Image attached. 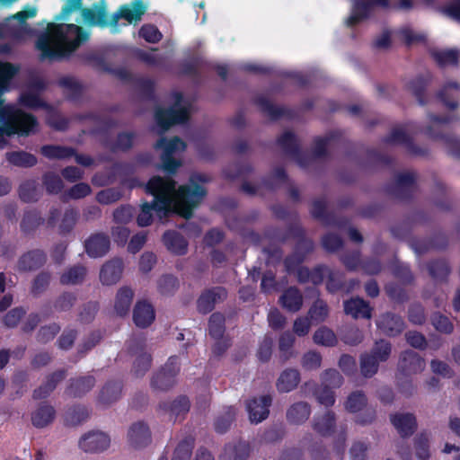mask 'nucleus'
Here are the masks:
<instances>
[{
  "instance_id": "11",
  "label": "nucleus",
  "mask_w": 460,
  "mask_h": 460,
  "mask_svg": "<svg viewBox=\"0 0 460 460\" xmlns=\"http://www.w3.org/2000/svg\"><path fill=\"white\" fill-rule=\"evenodd\" d=\"M376 6H388V0H354V4L350 16L346 23L353 26L366 19Z\"/></svg>"
},
{
  "instance_id": "51",
  "label": "nucleus",
  "mask_w": 460,
  "mask_h": 460,
  "mask_svg": "<svg viewBox=\"0 0 460 460\" xmlns=\"http://www.w3.org/2000/svg\"><path fill=\"white\" fill-rule=\"evenodd\" d=\"M175 384V379L169 376L163 368L159 370L151 380V386L159 391H165L172 387Z\"/></svg>"
},
{
  "instance_id": "27",
  "label": "nucleus",
  "mask_w": 460,
  "mask_h": 460,
  "mask_svg": "<svg viewBox=\"0 0 460 460\" xmlns=\"http://www.w3.org/2000/svg\"><path fill=\"white\" fill-rule=\"evenodd\" d=\"M95 385V378L93 376H80L69 380L65 391L69 397H82L87 394Z\"/></svg>"
},
{
  "instance_id": "6",
  "label": "nucleus",
  "mask_w": 460,
  "mask_h": 460,
  "mask_svg": "<svg viewBox=\"0 0 460 460\" xmlns=\"http://www.w3.org/2000/svg\"><path fill=\"white\" fill-rule=\"evenodd\" d=\"M36 13V8L32 7L29 10L19 12L15 15L4 20L0 23V37L22 38L28 31L26 19L34 17ZM0 65L10 66L14 69L15 74L17 73V68L9 63L0 62Z\"/></svg>"
},
{
  "instance_id": "13",
  "label": "nucleus",
  "mask_w": 460,
  "mask_h": 460,
  "mask_svg": "<svg viewBox=\"0 0 460 460\" xmlns=\"http://www.w3.org/2000/svg\"><path fill=\"white\" fill-rule=\"evenodd\" d=\"M272 397L270 394L253 398L247 402L246 408L252 423L258 424L268 418Z\"/></svg>"
},
{
  "instance_id": "25",
  "label": "nucleus",
  "mask_w": 460,
  "mask_h": 460,
  "mask_svg": "<svg viewBox=\"0 0 460 460\" xmlns=\"http://www.w3.org/2000/svg\"><path fill=\"white\" fill-rule=\"evenodd\" d=\"M460 84L456 81L447 82L438 93V99L446 107L456 110L459 107Z\"/></svg>"
},
{
  "instance_id": "1",
  "label": "nucleus",
  "mask_w": 460,
  "mask_h": 460,
  "mask_svg": "<svg viewBox=\"0 0 460 460\" xmlns=\"http://www.w3.org/2000/svg\"><path fill=\"white\" fill-rule=\"evenodd\" d=\"M209 178L202 174H194L187 185L176 189V182L169 178L154 176L145 185L147 193L154 196L152 203H144L137 216L139 226H147L152 223L153 211L160 219L172 214H178L188 219L192 217V210L206 195V190L200 183H205Z\"/></svg>"
},
{
  "instance_id": "40",
  "label": "nucleus",
  "mask_w": 460,
  "mask_h": 460,
  "mask_svg": "<svg viewBox=\"0 0 460 460\" xmlns=\"http://www.w3.org/2000/svg\"><path fill=\"white\" fill-rule=\"evenodd\" d=\"M264 184L266 187H268L270 189H274L278 186H280L281 184H286L289 189L291 197L294 199H298V196H299L298 190L289 183V181H288L284 170L280 167L274 169V171L272 172V174L270 175V180L265 181Z\"/></svg>"
},
{
  "instance_id": "58",
  "label": "nucleus",
  "mask_w": 460,
  "mask_h": 460,
  "mask_svg": "<svg viewBox=\"0 0 460 460\" xmlns=\"http://www.w3.org/2000/svg\"><path fill=\"white\" fill-rule=\"evenodd\" d=\"M192 448L193 438H184L175 448L172 460H190Z\"/></svg>"
},
{
  "instance_id": "57",
  "label": "nucleus",
  "mask_w": 460,
  "mask_h": 460,
  "mask_svg": "<svg viewBox=\"0 0 460 460\" xmlns=\"http://www.w3.org/2000/svg\"><path fill=\"white\" fill-rule=\"evenodd\" d=\"M332 389L321 385L320 387L315 389L314 394L316 401L325 407H332L336 401L335 393Z\"/></svg>"
},
{
  "instance_id": "63",
  "label": "nucleus",
  "mask_w": 460,
  "mask_h": 460,
  "mask_svg": "<svg viewBox=\"0 0 460 460\" xmlns=\"http://www.w3.org/2000/svg\"><path fill=\"white\" fill-rule=\"evenodd\" d=\"M235 416L234 408L229 407L215 422V429L218 433H225L230 427Z\"/></svg>"
},
{
  "instance_id": "52",
  "label": "nucleus",
  "mask_w": 460,
  "mask_h": 460,
  "mask_svg": "<svg viewBox=\"0 0 460 460\" xmlns=\"http://www.w3.org/2000/svg\"><path fill=\"white\" fill-rule=\"evenodd\" d=\"M429 275L437 281H444L450 273V267L445 261H433L428 265Z\"/></svg>"
},
{
  "instance_id": "26",
  "label": "nucleus",
  "mask_w": 460,
  "mask_h": 460,
  "mask_svg": "<svg viewBox=\"0 0 460 460\" xmlns=\"http://www.w3.org/2000/svg\"><path fill=\"white\" fill-rule=\"evenodd\" d=\"M66 371L59 369L46 377V380L37 389L33 391L34 399H44L50 395L57 385L65 379Z\"/></svg>"
},
{
  "instance_id": "10",
  "label": "nucleus",
  "mask_w": 460,
  "mask_h": 460,
  "mask_svg": "<svg viewBox=\"0 0 460 460\" xmlns=\"http://www.w3.org/2000/svg\"><path fill=\"white\" fill-rule=\"evenodd\" d=\"M111 446L110 436L101 430H91L79 440V447L86 453H102Z\"/></svg>"
},
{
  "instance_id": "39",
  "label": "nucleus",
  "mask_w": 460,
  "mask_h": 460,
  "mask_svg": "<svg viewBox=\"0 0 460 460\" xmlns=\"http://www.w3.org/2000/svg\"><path fill=\"white\" fill-rule=\"evenodd\" d=\"M87 274V270L83 265H74L66 270L60 276L62 285L73 286L84 282Z\"/></svg>"
},
{
  "instance_id": "17",
  "label": "nucleus",
  "mask_w": 460,
  "mask_h": 460,
  "mask_svg": "<svg viewBox=\"0 0 460 460\" xmlns=\"http://www.w3.org/2000/svg\"><path fill=\"white\" fill-rule=\"evenodd\" d=\"M110 237L104 233H95L84 242L87 254L92 258L104 256L110 250Z\"/></svg>"
},
{
  "instance_id": "31",
  "label": "nucleus",
  "mask_w": 460,
  "mask_h": 460,
  "mask_svg": "<svg viewBox=\"0 0 460 460\" xmlns=\"http://www.w3.org/2000/svg\"><path fill=\"white\" fill-rule=\"evenodd\" d=\"M133 319L138 327H147L155 319L152 305L146 301L137 302L134 308Z\"/></svg>"
},
{
  "instance_id": "24",
  "label": "nucleus",
  "mask_w": 460,
  "mask_h": 460,
  "mask_svg": "<svg viewBox=\"0 0 460 460\" xmlns=\"http://www.w3.org/2000/svg\"><path fill=\"white\" fill-rule=\"evenodd\" d=\"M377 327L386 335L395 336L404 329L402 318L393 313L382 314L376 321Z\"/></svg>"
},
{
  "instance_id": "28",
  "label": "nucleus",
  "mask_w": 460,
  "mask_h": 460,
  "mask_svg": "<svg viewBox=\"0 0 460 460\" xmlns=\"http://www.w3.org/2000/svg\"><path fill=\"white\" fill-rule=\"evenodd\" d=\"M344 311L353 318H371L372 308L368 303L360 297L351 298L344 302Z\"/></svg>"
},
{
  "instance_id": "29",
  "label": "nucleus",
  "mask_w": 460,
  "mask_h": 460,
  "mask_svg": "<svg viewBox=\"0 0 460 460\" xmlns=\"http://www.w3.org/2000/svg\"><path fill=\"white\" fill-rule=\"evenodd\" d=\"M300 382V373L295 368H287L282 371L276 382L279 393H288L296 388Z\"/></svg>"
},
{
  "instance_id": "38",
  "label": "nucleus",
  "mask_w": 460,
  "mask_h": 460,
  "mask_svg": "<svg viewBox=\"0 0 460 460\" xmlns=\"http://www.w3.org/2000/svg\"><path fill=\"white\" fill-rule=\"evenodd\" d=\"M133 296V290L128 287H122L118 290L114 302L117 314L123 316L128 313Z\"/></svg>"
},
{
  "instance_id": "15",
  "label": "nucleus",
  "mask_w": 460,
  "mask_h": 460,
  "mask_svg": "<svg viewBox=\"0 0 460 460\" xmlns=\"http://www.w3.org/2000/svg\"><path fill=\"white\" fill-rule=\"evenodd\" d=\"M146 11L141 0H135L130 4L121 6L112 16L111 25L117 26L119 19H124L128 23L138 22Z\"/></svg>"
},
{
  "instance_id": "23",
  "label": "nucleus",
  "mask_w": 460,
  "mask_h": 460,
  "mask_svg": "<svg viewBox=\"0 0 460 460\" xmlns=\"http://www.w3.org/2000/svg\"><path fill=\"white\" fill-rule=\"evenodd\" d=\"M226 296V291L221 287L207 290L198 300V309L202 314H208L213 310L217 303L223 301Z\"/></svg>"
},
{
  "instance_id": "47",
  "label": "nucleus",
  "mask_w": 460,
  "mask_h": 460,
  "mask_svg": "<svg viewBox=\"0 0 460 460\" xmlns=\"http://www.w3.org/2000/svg\"><path fill=\"white\" fill-rule=\"evenodd\" d=\"M20 198L25 202L37 201L40 197V190L35 181H26L20 186Z\"/></svg>"
},
{
  "instance_id": "46",
  "label": "nucleus",
  "mask_w": 460,
  "mask_h": 460,
  "mask_svg": "<svg viewBox=\"0 0 460 460\" xmlns=\"http://www.w3.org/2000/svg\"><path fill=\"white\" fill-rule=\"evenodd\" d=\"M6 159L10 164L20 167H31L37 163L34 155L23 151L6 153Z\"/></svg>"
},
{
  "instance_id": "9",
  "label": "nucleus",
  "mask_w": 460,
  "mask_h": 460,
  "mask_svg": "<svg viewBox=\"0 0 460 460\" xmlns=\"http://www.w3.org/2000/svg\"><path fill=\"white\" fill-rule=\"evenodd\" d=\"M127 350L129 354L136 357L133 365V373L136 376H143L150 368L152 358L146 349L145 340L139 337H134L127 341Z\"/></svg>"
},
{
  "instance_id": "3",
  "label": "nucleus",
  "mask_w": 460,
  "mask_h": 460,
  "mask_svg": "<svg viewBox=\"0 0 460 460\" xmlns=\"http://www.w3.org/2000/svg\"><path fill=\"white\" fill-rule=\"evenodd\" d=\"M44 87L45 83L41 78L33 79L29 88L21 95V102L23 106L31 109L45 108L48 111L47 121L49 125L58 130H64L67 126V120L46 104L39 96L38 92Z\"/></svg>"
},
{
  "instance_id": "21",
  "label": "nucleus",
  "mask_w": 460,
  "mask_h": 460,
  "mask_svg": "<svg viewBox=\"0 0 460 460\" xmlns=\"http://www.w3.org/2000/svg\"><path fill=\"white\" fill-rule=\"evenodd\" d=\"M336 414L332 411H326L323 414H317L312 420L313 429L323 437L332 436L336 429Z\"/></svg>"
},
{
  "instance_id": "37",
  "label": "nucleus",
  "mask_w": 460,
  "mask_h": 460,
  "mask_svg": "<svg viewBox=\"0 0 460 460\" xmlns=\"http://www.w3.org/2000/svg\"><path fill=\"white\" fill-rule=\"evenodd\" d=\"M415 179L414 172H404L399 173L395 179L394 195L401 199L406 198L414 187Z\"/></svg>"
},
{
  "instance_id": "54",
  "label": "nucleus",
  "mask_w": 460,
  "mask_h": 460,
  "mask_svg": "<svg viewBox=\"0 0 460 460\" xmlns=\"http://www.w3.org/2000/svg\"><path fill=\"white\" fill-rule=\"evenodd\" d=\"M329 309L327 304L321 299L316 300L308 311L310 319L315 323H322L328 317Z\"/></svg>"
},
{
  "instance_id": "2",
  "label": "nucleus",
  "mask_w": 460,
  "mask_h": 460,
  "mask_svg": "<svg viewBox=\"0 0 460 460\" xmlns=\"http://www.w3.org/2000/svg\"><path fill=\"white\" fill-rule=\"evenodd\" d=\"M87 34L75 24L49 23L47 31L40 35L36 48L44 58H59L75 50L86 40Z\"/></svg>"
},
{
  "instance_id": "5",
  "label": "nucleus",
  "mask_w": 460,
  "mask_h": 460,
  "mask_svg": "<svg viewBox=\"0 0 460 460\" xmlns=\"http://www.w3.org/2000/svg\"><path fill=\"white\" fill-rule=\"evenodd\" d=\"M343 407L349 413H357L355 422L359 425H369L376 420V410L368 406L367 397L362 391L357 390L350 393Z\"/></svg>"
},
{
  "instance_id": "4",
  "label": "nucleus",
  "mask_w": 460,
  "mask_h": 460,
  "mask_svg": "<svg viewBox=\"0 0 460 460\" xmlns=\"http://www.w3.org/2000/svg\"><path fill=\"white\" fill-rule=\"evenodd\" d=\"M172 103L168 109L158 108L155 111V120L164 133L175 124L185 122L191 112V104L179 93L172 95Z\"/></svg>"
},
{
  "instance_id": "55",
  "label": "nucleus",
  "mask_w": 460,
  "mask_h": 460,
  "mask_svg": "<svg viewBox=\"0 0 460 460\" xmlns=\"http://www.w3.org/2000/svg\"><path fill=\"white\" fill-rule=\"evenodd\" d=\"M379 364L369 354L364 353L360 357V371L363 376L369 378L375 376L379 367Z\"/></svg>"
},
{
  "instance_id": "44",
  "label": "nucleus",
  "mask_w": 460,
  "mask_h": 460,
  "mask_svg": "<svg viewBox=\"0 0 460 460\" xmlns=\"http://www.w3.org/2000/svg\"><path fill=\"white\" fill-rule=\"evenodd\" d=\"M59 84L64 88L67 97L72 100L78 99L84 91L83 84L76 78L72 76L61 78Z\"/></svg>"
},
{
  "instance_id": "49",
  "label": "nucleus",
  "mask_w": 460,
  "mask_h": 460,
  "mask_svg": "<svg viewBox=\"0 0 460 460\" xmlns=\"http://www.w3.org/2000/svg\"><path fill=\"white\" fill-rule=\"evenodd\" d=\"M92 189L89 184L81 182L72 186L69 190H66L62 196L61 199L64 202H67L70 199H83L89 194H91Z\"/></svg>"
},
{
  "instance_id": "61",
  "label": "nucleus",
  "mask_w": 460,
  "mask_h": 460,
  "mask_svg": "<svg viewBox=\"0 0 460 460\" xmlns=\"http://www.w3.org/2000/svg\"><path fill=\"white\" fill-rule=\"evenodd\" d=\"M295 342V336L290 332H283L279 340V349L281 353V358L288 360L291 357V348Z\"/></svg>"
},
{
  "instance_id": "16",
  "label": "nucleus",
  "mask_w": 460,
  "mask_h": 460,
  "mask_svg": "<svg viewBox=\"0 0 460 460\" xmlns=\"http://www.w3.org/2000/svg\"><path fill=\"white\" fill-rule=\"evenodd\" d=\"M411 131V125L397 126L393 128L390 135L385 138V142L391 145H403L413 154L423 155V150L416 148L412 144L410 137Z\"/></svg>"
},
{
  "instance_id": "64",
  "label": "nucleus",
  "mask_w": 460,
  "mask_h": 460,
  "mask_svg": "<svg viewBox=\"0 0 460 460\" xmlns=\"http://www.w3.org/2000/svg\"><path fill=\"white\" fill-rule=\"evenodd\" d=\"M122 197V192L119 189L111 188L99 191L96 194V200L104 205L114 203L119 200Z\"/></svg>"
},
{
  "instance_id": "41",
  "label": "nucleus",
  "mask_w": 460,
  "mask_h": 460,
  "mask_svg": "<svg viewBox=\"0 0 460 460\" xmlns=\"http://www.w3.org/2000/svg\"><path fill=\"white\" fill-rule=\"evenodd\" d=\"M249 453V445L244 441L228 444L225 447L222 460H246Z\"/></svg>"
},
{
  "instance_id": "59",
  "label": "nucleus",
  "mask_w": 460,
  "mask_h": 460,
  "mask_svg": "<svg viewBox=\"0 0 460 460\" xmlns=\"http://www.w3.org/2000/svg\"><path fill=\"white\" fill-rule=\"evenodd\" d=\"M178 286L177 279L172 275H164L157 281V288L162 295L173 294L177 290Z\"/></svg>"
},
{
  "instance_id": "33",
  "label": "nucleus",
  "mask_w": 460,
  "mask_h": 460,
  "mask_svg": "<svg viewBox=\"0 0 460 460\" xmlns=\"http://www.w3.org/2000/svg\"><path fill=\"white\" fill-rule=\"evenodd\" d=\"M56 411L53 406L42 403L31 414V422L36 428H44L55 419Z\"/></svg>"
},
{
  "instance_id": "12",
  "label": "nucleus",
  "mask_w": 460,
  "mask_h": 460,
  "mask_svg": "<svg viewBox=\"0 0 460 460\" xmlns=\"http://www.w3.org/2000/svg\"><path fill=\"white\" fill-rule=\"evenodd\" d=\"M127 440L128 445L135 449H140L149 445L151 431L148 425L144 421L132 423L127 433Z\"/></svg>"
},
{
  "instance_id": "60",
  "label": "nucleus",
  "mask_w": 460,
  "mask_h": 460,
  "mask_svg": "<svg viewBox=\"0 0 460 460\" xmlns=\"http://www.w3.org/2000/svg\"><path fill=\"white\" fill-rule=\"evenodd\" d=\"M89 417V411L84 406H75L66 412V420L71 425H78L85 421Z\"/></svg>"
},
{
  "instance_id": "14",
  "label": "nucleus",
  "mask_w": 460,
  "mask_h": 460,
  "mask_svg": "<svg viewBox=\"0 0 460 460\" xmlns=\"http://www.w3.org/2000/svg\"><path fill=\"white\" fill-rule=\"evenodd\" d=\"M278 144L286 155L296 162L300 166L305 167L308 164L305 155L299 150L298 141L293 133L286 131L279 138Z\"/></svg>"
},
{
  "instance_id": "48",
  "label": "nucleus",
  "mask_w": 460,
  "mask_h": 460,
  "mask_svg": "<svg viewBox=\"0 0 460 460\" xmlns=\"http://www.w3.org/2000/svg\"><path fill=\"white\" fill-rule=\"evenodd\" d=\"M314 343L325 347H333L337 344L338 339L331 329L322 326L315 331L313 336Z\"/></svg>"
},
{
  "instance_id": "32",
  "label": "nucleus",
  "mask_w": 460,
  "mask_h": 460,
  "mask_svg": "<svg viewBox=\"0 0 460 460\" xmlns=\"http://www.w3.org/2000/svg\"><path fill=\"white\" fill-rule=\"evenodd\" d=\"M391 421L402 437L411 436L416 427L415 418L411 413H397L391 417Z\"/></svg>"
},
{
  "instance_id": "34",
  "label": "nucleus",
  "mask_w": 460,
  "mask_h": 460,
  "mask_svg": "<svg viewBox=\"0 0 460 460\" xmlns=\"http://www.w3.org/2000/svg\"><path fill=\"white\" fill-rule=\"evenodd\" d=\"M163 242L166 248L175 254L181 255L187 252V241L175 231L165 232L163 235Z\"/></svg>"
},
{
  "instance_id": "62",
  "label": "nucleus",
  "mask_w": 460,
  "mask_h": 460,
  "mask_svg": "<svg viewBox=\"0 0 460 460\" xmlns=\"http://www.w3.org/2000/svg\"><path fill=\"white\" fill-rule=\"evenodd\" d=\"M84 21L91 25H100L104 22L105 12L102 8L82 10Z\"/></svg>"
},
{
  "instance_id": "8",
  "label": "nucleus",
  "mask_w": 460,
  "mask_h": 460,
  "mask_svg": "<svg viewBox=\"0 0 460 460\" xmlns=\"http://www.w3.org/2000/svg\"><path fill=\"white\" fill-rule=\"evenodd\" d=\"M429 119L426 134L433 140L440 142L453 155H460V140L454 136L442 134L439 131V128L449 123L451 118L430 115Z\"/></svg>"
},
{
  "instance_id": "53",
  "label": "nucleus",
  "mask_w": 460,
  "mask_h": 460,
  "mask_svg": "<svg viewBox=\"0 0 460 460\" xmlns=\"http://www.w3.org/2000/svg\"><path fill=\"white\" fill-rule=\"evenodd\" d=\"M209 334L215 340L223 338L225 332V317L219 313H215L210 316L208 323Z\"/></svg>"
},
{
  "instance_id": "20",
  "label": "nucleus",
  "mask_w": 460,
  "mask_h": 460,
  "mask_svg": "<svg viewBox=\"0 0 460 460\" xmlns=\"http://www.w3.org/2000/svg\"><path fill=\"white\" fill-rule=\"evenodd\" d=\"M314 249V244L311 240L306 238H300L296 245L294 252L285 260V266L288 272L296 270L299 264L305 260V256L309 254Z\"/></svg>"
},
{
  "instance_id": "22",
  "label": "nucleus",
  "mask_w": 460,
  "mask_h": 460,
  "mask_svg": "<svg viewBox=\"0 0 460 460\" xmlns=\"http://www.w3.org/2000/svg\"><path fill=\"white\" fill-rule=\"evenodd\" d=\"M311 412V405L308 402H296L288 407L286 420L290 425L299 426L309 419Z\"/></svg>"
},
{
  "instance_id": "45",
  "label": "nucleus",
  "mask_w": 460,
  "mask_h": 460,
  "mask_svg": "<svg viewBox=\"0 0 460 460\" xmlns=\"http://www.w3.org/2000/svg\"><path fill=\"white\" fill-rule=\"evenodd\" d=\"M392 352V345L385 340H379L375 342L371 350L367 352L378 363L385 362Z\"/></svg>"
},
{
  "instance_id": "36",
  "label": "nucleus",
  "mask_w": 460,
  "mask_h": 460,
  "mask_svg": "<svg viewBox=\"0 0 460 460\" xmlns=\"http://www.w3.org/2000/svg\"><path fill=\"white\" fill-rule=\"evenodd\" d=\"M122 385L120 382L111 381L102 388L98 401L108 406L117 402L121 396Z\"/></svg>"
},
{
  "instance_id": "42",
  "label": "nucleus",
  "mask_w": 460,
  "mask_h": 460,
  "mask_svg": "<svg viewBox=\"0 0 460 460\" xmlns=\"http://www.w3.org/2000/svg\"><path fill=\"white\" fill-rule=\"evenodd\" d=\"M323 273H327V288L331 292L343 290L344 288V274L337 270H332L328 267H322L320 269Z\"/></svg>"
},
{
  "instance_id": "18",
  "label": "nucleus",
  "mask_w": 460,
  "mask_h": 460,
  "mask_svg": "<svg viewBox=\"0 0 460 460\" xmlns=\"http://www.w3.org/2000/svg\"><path fill=\"white\" fill-rule=\"evenodd\" d=\"M124 263L120 258L106 261L100 270V280L103 285L116 284L122 277Z\"/></svg>"
},
{
  "instance_id": "43",
  "label": "nucleus",
  "mask_w": 460,
  "mask_h": 460,
  "mask_svg": "<svg viewBox=\"0 0 460 460\" xmlns=\"http://www.w3.org/2000/svg\"><path fill=\"white\" fill-rule=\"evenodd\" d=\"M431 56L440 66H454L458 61V52L455 49H432Z\"/></svg>"
},
{
  "instance_id": "7",
  "label": "nucleus",
  "mask_w": 460,
  "mask_h": 460,
  "mask_svg": "<svg viewBox=\"0 0 460 460\" xmlns=\"http://www.w3.org/2000/svg\"><path fill=\"white\" fill-rule=\"evenodd\" d=\"M155 148L163 150L161 155L163 169L169 173L175 172L181 165V160L177 159L176 156L185 150V143L177 137L170 140L162 137L156 142Z\"/></svg>"
},
{
  "instance_id": "35",
  "label": "nucleus",
  "mask_w": 460,
  "mask_h": 460,
  "mask_svg": "<svg viewBox=\"0 0 460 460\" xmlns=\"http://www.w3.org/2000/svg\"><path fill=\"white\" fill-rule=\"evenodd\" d=\"M279 302L286 310L295 313L303 305V295L296 288H289L279 297Z\"/></svg>"
},
{
  "instance_id": "19",
  "label": "nucleus",
  "mask_w": 460,
  "mask_h": 460,
  "mask_svg": "<svg viewBox=\"0 0 460 460\" xmlns=\"http://www.w3.org/2000/svg\"><path fill=\"white\" fill-rule=\"evenodd\" d=\"M424 367V360L413 350H405L401 354L398 368L404 375L410 376L420 373Z\"/></svg>"
},
{
  "instance_id": "50",
  "label": "nucleus",
  "mask_w": 460,
  "mask_h": 460,
  "mask_svg": "<svg viewBox=\"0 0 460 460\" xmlns=\"http://www.w3.org/2000/svg\"><path fill=\"white\" fill-rule=\"evenodd\" d=\"M41 153L49 159H66L75 155L74 149L60 146H45Z\"/></svg>"
},
{
  "instance_id": "30",
  "label": "nucleus",
  "mask_w": 460,
  "mask_h": 460,
  "mask_svg": "<svg viewBox=\"0 0 460 460\" xmlns=\"http://www.w3.org/2000/svg\"><path fill=\"white\" fill-rule=\"evenodd\" d=\"M46 261V254L40 250H33L23 254L18 261V269L22 271L34 270Z\"/></svg>"
},
{
  "instance_id": "56",
  "label": "nucleus",
  "mask_w": 460,
  "mask_h": 460,
  "mask_svg": "<svg viewBox=\"0 0 460 460\" xmlns=\"http://www.w3.org/2000/svg\"><path fill=\"white\" fill-rule=\"evenodd\" d=\"M343 384L342 376L336 369H327L321 374V385L331 388H339Z\"/></svg>"
}]
</instances>
